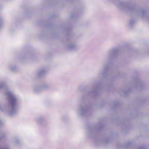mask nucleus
Wrapping results in <instances>:
<instances>
[{
  "label": "nucleus",
  "instance_id": "4",
  "mask_svg": "<svg viewBox=\"0 0 149 149\" xmlns=\"http://www.w3.org/2000/svg\"><path fill=\"white\" fill-rule=\"evenodd\" d=\"M111 70L109 64L104 63L103 66L100 71L99 75L100 77H105L106 74L111 73Z\"/></svg>",
  "mask_w": 149,
  "mask_h": 149
},
{
  "label": "nucleus",
  "instance_id": "3",
  "mask_svg": "<svg viewBox=\"0 0 149 149\" xmlns=\"http://www.w3.org/2000/svg\"><path fill=\"white\" fill-rule=\"evenodd\" d=\"M119 53V50L118 49L115 48L110 49L106 55V59L110 60L115 58L117 56Z\"/></svg>",
  "mask_w": 149,
  "mask_h": 149
},
{
  "label": "nucleus",
  "instance_id": "7",
  "mask_svg": "<svg viewBox=\"0 0 149 149\" xmlns=\"http://www.w3.org/2000/svg\"><path fill=\"white\" fill-rule=\"evenodd\" d=\"M68 48L71 50H75L79 48L78 46L75 43H70L68 45Z\"/></svg>",
  "mask_w": 149,
  "mask_h": 149
},
{
  "label": "nucleus",
  "instance_id": "18",
  "mask_svg": "<svg viewBox=\"0 0 149 149\" xmlns=\"http://www.w3.org/2000/svg\"><path fill=\"white\" fill-rule=\"evenodd\" d=\"M91 134H92V133L91 132V133H89L88 134V136L89 137H91Z\"/></svg>",
  "mask_w": 149,
  "mask_h": 149
},
{
  "label": "nucleus",
  "instance_id": "17",
  "mask_svg": "<svg viewBox=\"0 0 149 149\" xmlns=\"http://www.w3.org/2000/svg\"><path fill=\"white\" fill-rule=\"evenodd\" d=\"M138 149H146V148L143 146H141L139 147Z\"/></svg>",
  "mask_w": 149,
  "mask_h": 149
},
{
  "label": "nucleus",
  "instance_id": "11",
  "mask_svg": "<svg viewBox=\"0 0 149 149\" xmlns=\"http://www.w3.org/2000/svg\"><path fill=\"white\" fill-rule=\"evenodd\" d=\"M43 118L41 117H39L37 118L36 119V120L38 123H40L42 121Z\"/></svg>",
  "mask_w": 149,
  "mask_h": 149
},
{
  "label": "nucleus",
  "instance_id": "13",
  "mask_svg": "<svg viewBox=\"0 0 149 149\" xmlns=\"http://www.w3.org/2000/svg\"><path fill=\"white\" fill-rule=\"evenodd\" d=\"M19 143V142L17 139H16L14 141V144L16 145H17Z\"/></svg>",
  "mask_w": 149,
  "mask_h": 149
},
{
  "label": "nucleus",
  "instance_id": "5",
  "mask_svg": "<svg viewBox=\"0 0 149 149\" xmlns=\"http://www.w3.org/2000/svg\"><path fill=\"white\" fill-rule=\"evenodd\" d=\"M88 108L85 104H81L78 110V113L81 115H84L87 113Z\"/></svg>",
  "mask_w": 149,
  "mask_h": 149
},
{
  "label": "nucleus",
  "instance_id": "10",
  "mask_svg": "<svg viewBox=\"0 0 149 149\" xmlns=\"http://www.w3.org/2000/svg\"><path fill=\"white\" fill-rule=\"evenodd\" d=\"M9 68L13 71H15L17 69V68L15 66H10L9 67Z\"/></svg>",
  "mask_w": 149,
  "mask_h": 149
},
{
  "label": "nucleus",
  "instance_id": "16",
  "mask_svg": "<svg viewBox=\"0 0 149 149\" xmlns=\"http://www.w3.org/2000/svg\"><path fill=\"white\" fill-rule=\"evenodd\" d=\"M2 124V122L0 120V125H1ZM3 137V135H1V136H0V140L2 139Z\"/></svg>",
  "mask_w": 149,
  "mask_h": 149
},
{
  "label": "nucleus",
  "instance_id": "6",
  "mask_svg": "<svg viewBox=\"0 0 149 149\" xmlns=\"http://www.w3.org/2000/svg\"><path fill=\"white\" fill-rule=\"evenodd\" d=\"M50 85L47 83L43 84L41 86H36L34 87V90L36 93H38L42 89H47L49 88Z\"/></svg>",
  "mask_w": 149,
  "mask_h": 149
},
{
  "label": "nucleus",
  "instance_id": "15",
  "mask_svg": "<svg viewBox=\"0 0 149 149\" xmlns=\"http://www.w3.org/2000/svg\"><path fill=\"white\" fill-rule=\"evenodd\" d=\"M0 149H9V148L6 147L1 146L0 147Z\"/></svg>",
  "mask_w": 149,
  "mask_h": 149
},
{
  "label": "nucleus",
  "instance_id": "9",
  "mask_svg": "<svg viewBox=\"0 0 149 149\" xmlns=\"http://www.w3.org/2000/svg\"><path fill=\"white\" fill-rule=\"evenodd\" d=\"M99 90V88L96 86H93L92 89L91 93L94 94H96Z\"/></svg>",
  "mask_w": 149,
  "mask_h": 149
},
{
  "label": "nucleus",
  "instance_id": "8",
  "mask_svg": "<svg viewBox=\"0 0 149 149\" xmlns=\"http://www.w3.org/2000/svg\"><path fill=\"white\" fill-rule=\"evenodd\" d=\"M46 71L45 69H42L39 70L36 74L38 77H41L44 76L46 73Z\"/></svg>",
  "mask_w": 149,
  "mask_h": 149
},
{
  "label": "nucleus",
  "instance_id": "2",
  "mask_svg": "<svg viewBox=\"0 0 149 149\" xmlns=\"http://www.w3.org/2000/svg\"><path fill=\"white\" fill-rule=\"evenodd\" d=\"M117 5L120 8L124 10L130 12L135 11L138 13H141L142 16L146 12V10H136L134 6L130 3H124L118 1Z\"/></svg>",
  "mask_w": 149,
  "mask_h": 149
},
{
  "label": "nucleus",
  "instance_id": "1",
  "mask_svg": "<svg viewBox=\"0 0 149 149\" xmlns=\"http://www.w3.org/2000/svg\"><path fill=\"white\" fill-rule=\"evenodd\" d=\"M3 89L4 93L7 96L8 105L5 111L9 115L12 116L17 112L18 104L19 101L18 97L6 87L3 82L0 83V91Z\"/></svg>",
  "mask_w": 149,
  "mask_h": 149
},
{
  "label": "nucleus",
  "instance_id": "14",
  "mask_svg": "<svg viewBox=\"0 0 149 149\" xmlns=\"http://www.w3.org/2000/svg\"><path fill=\"white\" fill-rule=\"evenodd\" d=\"M135 22L133 20H130V24L131 26L132 25L135 23Z\"/></svg>",
  "mask_w": 149,
  "mask_h": 149
},
{
  "label": "nucleus",
  "instance_id": "12",
  "mask_svg": "<svg viewBox=\"0 0 149 149\" xmlns=\"http://www.w3.org/2000/svg\"><path fill=\"white\" fill-rule=\"evenodd\" d=\"M3 19L0 16V28L3 26Z\"/></svg>",
  "mask_w": 149,
  "mask_h": 149
}]
</instances>
